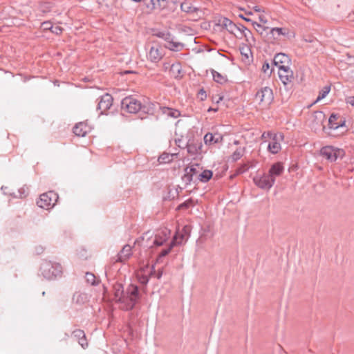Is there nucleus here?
<instances>
[{"instance_id": "1", "label": "nucleus", "mask_w": 354, "mask_h": 354, "mask_svg": "<svg viewBox=\"0 0 354 354\" xmlns=\"http://www.w3.org/2000/svg\"><path fill=\"white\" fill-rule=\"evenodd\" d=\"M113 290L116 302L122 304V308L125 310H132L140 298L139 288L133 284L129 285L124 291L122 284L116 283Z\"/></svg>"}, {"instance_id": "2", "label": "nucleus", "mask_w": 354, "mask_h": 354, "mask_svg": "<svg viewBox=\"0 0 354 354\" xmlns=\"http://www.w3.org/2000/svg\"><path fill=\"white\" fill-rule=\"evenodd\" d=\"M42 275L48 279H54L60 277L62 272V267L59 263L44 261L40 267Z\"/></svg>"}, {"instance_id": "3", "label": "nucleus", "mask_w": 354, "mask_h": 354, "mask_svg": "<svg viewBox=\"0 0 354 354\" xmlns=\"http://www.w3.org/2000/svg\"><path fill=\"white\" fill-rule=\"evenodd\" d=\"M320 155L327 160L333 162L338 158H342L345 152L343 149L334 147L333 146H325L320 149Z\"/></svg>"}, {"instance_id": "4", "label": "nucleus", "mask_w": 354, "mask_h": 354, "mask_svg": "<svg viewBox=\"0 0 354 354\" xmlns=\"http://www.w3.org/2000/svg\"><path fill=\"white\" fill-rule=\"evenodd\" d=\"M58 198L57 194L50 191L40 195L39 199L37 201V205L41 208L48 209L55 205Z\"/></svg>"}, {"instance_id": "5", "label": "nucleus", "mask_w": 354, "mask_h": 354, "mask_svg": "<svg viewBox=\"0 0 354 354\" xmlns=\"http://www.w3.org/2000/svg\"><path fill=\"white\" fill-rule=\"evenodd\" d=\"M121 106L130 113H136L142 109L140 102L132 96L124 97L121 102Z\"/></svg>"}, {"instance_id": "6", "label": "nucleus", "mask_w": 354, "mask_h": 354, "mask_svg": "<svg viewBox=\"0 0 354 354\" xmlns=\"http://www.w3.org/2000/svg\"><path fill=\"white\" fill-rule=\"evenodd\" d=\"M326 121V115L322 111H315L313 115V120L310 124L311 129L315 132L325 130L324 122Z\"/></svg>"}, {"instance_id": "7", "label": "nucleus", "mask_w": 354, "mask_h": 354, "mask_svg": "<svg viewBox=\"0 0 354 354\" xmlns=\"http://www.w3.org/2000/svg\"><path fill=\"white\" fill-rule=\"evenodd\" d=\"M255 97L261 102L270 104L274 99L272 90L268 86L263 87L256 93Z\"/></svg>"}, {"instance_id": "8", "label": "nucleus", "mask_w": 354, "mask_h": 354, "mask_svg": "<svg viewBox=\"0 0 354 354\" xmlns=\"http://www.w3.org/2000/svg\"><path fill=\"white\" fill-rule=\"evenodd\" d=\"M255 185L263 189H270L274 183V179L268 174H264L261 177H255L253 179Z\"/></svg>"}, {"instance_id": "9", "label": "nucleus", "mask_w": 354, "mask_h": 354, "mask_svg": "<svg viewBox=\"0 0 354 354\" xmlns=\"http://www.w3.org/2000/svg\"><path fill=\"white\" fill-rule=\"evenodd\" d=\"M279 77L284 85L290 83L293 78V72L288 66L280 65L279 66Z\"/></svg>"}, {"instance_id": "10", "label": "nucleus", "mask_w": 354, "mask_h": 354, "mask_svg": "<svg viewBox=\"0 0 354 354\" xmlns=\"http://www.w3.org/2000/svg\"><path fill=\"white\" fill-rule=\"evenodd\" d=\"M216 25L220 26L223 27V28H225L231 34L234 35L236 37H239L236 33V29L240 28L238 25L233 23L231 20H230L228 18L226 17H221L218 19Z\"/></svg>"}, {"instance_id": "11", "label": "nucleus", "mask_w": 354, "mask_h": 354, "mask_svg": "<svg viewBox=\"0 0 354 354\" xmlns=\"http://www.w3.org/2000/svg\"><path fill=\"white\" fill-rule=\"evenodd\" d=\"M270 42H272L274 40L277 39L280 35L287 36L289 39L294 37L295 36L293 32H290L288 29L283 28H271L270 30Z\"/></svg>"}, {"instance_id": "12", "label": "nucleus", "mask_w": 354, "mask_h": 354, "mask_svg": "<svg viewBox=\"0 0 354 354\" xmlns=\"http://www.w3.org/2000/svg\"><path fill=\"white\" fill-rule=\"evenodd\" d=\"M170 230L165 228L156 234L154 239H152L151 243L156 246H160L168 240Z\"/></svg>"}, {"instance_id": "13", "label": "nucleus", "mask_w": 354, "mask_h": 354, "mask_svg": "<svg viewBox=\"0 0 354 354\" xmlns=\"http://www.w3.org/2000/svg\"><path fill=\"white\" fill-rule=\"evenodd\" d=\"M113 97L109 93L103 95L98 102L97 109L101 111V113L110 109L112 105Z\"/></svg>"}, {"instance_id": "14", "label": "nucleus", "mask_w": 354, "mask_h": 354, "mask_svg": "<svg viewBox=\"0 0 354 354\" xmlns=\"http://www.w3.org/2000/svg\"><path fill=\"white\" fill-rule=\"evenodd\" d=\"M252 26L266 41H270L269 27L263 26L255 21H252Z\"/></svg>"}, {"instance_id": "15", "label": "nucleus", "mask_w": 354, "mask_h": 354, "mask_svg": "<svg viewBox=\"0 0 354 354\" xmlns=\"http://www.w3.org/2000/svg\"><path fill=\"white\" fill-rule=\"evenodd\" d=\"M153 233L148 231L143 234V236L139 239H138L134 244L139 245L143 246L145 248H151L153 245L151 243V239L153 237Z\"/></svg>"}, {"instance_id": "16", "label": "nucleus", "mask_w": 354, "mask_h": 354, "mask_svg": "<svg viewBox=\"0 0 354 354\" xmlns=\"http://www.w3.org/2000/svg\"><path fill=\"white\" fill-rule=\"evenodd\" d=\"M223 136L218 133H207L204 136V142L207 145L221 143L223 141Z\"/></svg>"}, {"instance_id": "17", "label": "nucleus", "mask_w": 354, "mask_h": 354, "mask_svg": "<svg viewBox=\"0 0 354 354\" xmlns=\"http://www.w3.org/2000/svg\"><path fill=\"white\" fill-rule=\"evenodd\" d=\"M202 147V142L199 140H189L187 144V152L192 155L200 153Z\"/></svg>"}, {"instance_id": "18", "label": "nucleus", "mask_w": 354, "mask_h": 354, "mask_svg": "<svg viewBox=\"0 0 354 354\" xmlns=\"http://www.w3.org/2000/svg\"><path fill=\"white\" fill-rule=\"evenodd\" d=\"M339 116L337 114L332 113L328 119V127L331 129H337L340 127L344 126L345 121L340 120L339 122L337 120L339 119Z\"/></svg>"}, {"instance_id": "19", "label": "nucleus", "mask_w": 354, "mask_h": 354, "mask_svg": "<svg viewBox=\"0 0 354 354\" xmlns=\"http://www.w3.org/2000/svg\"><path fill=\"white\" fill-rule=\"evenodd\" d=\"M132 248L129 245H125L118 254L117 261L124 262L131 256Z\"/></svg>"}, {"instance_id": "20", "label": "nucleus", "mask_w": 354, "mask_h": 354, "mask_svg": "<svg viewBox=\"0 0 354 354\" xmlns=\"http://www.w3.org/2000/svg\"><path fill=\"white\" fill-rule=\"evenodd\" d=\"M283 171V167L279 162L273 164L269 169L268 175L275 180L277 176H280Z\"/></svg>"}, {"instance_id": "21", "label": "nucleus", "mask_w": 354, "mask_h": 354, "mask_svg": "<svg viewBox=\"0 0 354 354\" xmlns=\"http://www.w3.org/2000/svg\"><path fill=\"white\" fill-rule=\"evenodd\" d=\"M290 62L289 57L285 53H277L275 55L273 59V64L279 66L280 65H284V64H288Z\"/></svg>"}, {"instance_id": "22", "label": "nucleus", "mask_w": 354, "mask_h": 354, "mask_svg": "<svg viewBox=\"0 0 354 354\" xmlns=\"http://www.w3.org/2000/svg\"><path fill=\"white\" fill-rule=\"evenodd\" d=\"M88 126L84 122H80L73 127V133L80 137L85 136L88 132Z\"/></svg>"}, {"instance_id": "23", "label": "nucleus", "mask_w": 354, "mask_h": 354, "mask_svg": "<svg viewBox=\"0 0 354 354\" xmlns=\"http://www.w3.org/2000/svg\"><path fill=\"white\" fill-rule=\"evenodd\" d=\"M73 302L78 305L84 304L88 301L87 294L81 292H76L74 293L73 298Z\"/></svg>"}, {"instance_id": "24", "label": "nucleus", "mask_w": 354, "mask_h": 354, "mask_svg": "<svg viewBox=\"0 0 354 354\" xmlns=\"http://www.w3.org/2000/svg\"><path fill=\"white\" fill-rule=\"evenodd\" d=\"M180 242L178 241L177 236H174L173 240L170 243L169 247L167 248L163 249L160 254L158 255V257L157 259V261H159L161 258L165 257L167 255L171 250V249L176 245L180 244Z\"/></svg>"}, {"instance_id": "25", "label": "nucleus", "mask_w": 354, "mask_h": 354, "mask_svg": "<svg viewBox=\"0 0 354 354\" xmlns=\"http://www.w3.org/2000/svg\"><path fill=\"white\" fill-rule=\"evenodd\" d=\"M161 112L168 117L177 118L180 115V113L178 110L172 108L162 106L160 108Z\"/></svg>"}, {"instance_id": "26", "label": "nucleus", "mask_w": 354, "mask_h": 354, "mask_svg": "<svg viewBox=\"0 0 354 354\" xmlns=\"http://www.w3.org/2000/svg\"><path fill=\"white\" fill-rule=\"evenodd\" d=\"M162 58V54L158 48L152 46L149 52V59L153 62H157Z\"/></svg>"}, {"instance_id": "27", "label": "nucleus", "mask_w": 354, "mask_h": 354, "mask_svg": "<svg viewBox=\"0 0 354 354\" xmlns=\"http://www.w3.org/2000/svg\"><path fill=\"white\" fill-rule=\"evenodd\" d=\"M165 47L173 51H179L183 48L184 44L180 42L175 41L174 40V37H172L171 39L165 44Z\"/></svg>"}, {"instance_id": "28", "label": "nucleus", "mask_w": 354, "mask_h": 354, "mask_svg": "<svg viewBox=\"0 0 354 354\" xmlns=\"http://www.w3.org/2000/svg\"><path fill=\"white\" fill-rule=\"evenodd\" d=\"M213 173L211 170H204L203 172L198 174V180L203 182L206 183L209 181L212 177Z\"/></svg>"}, {"instance_id": "29", "label": "nucleus", "mask_w": 354, "mask_h": 354, "mask_svg": "<svg viewBox=\"0 0 354 354\" xmlns=\"http://www.w3.org/2000/svg\"><path fill=\"white\" fill-rule=\"evenodd\" d=\"M180 9L183 12L187 13H193L198 10L197 8L192 6L190 3L186 1L180 3Z\"/></svg>"}, {"instance_id": "30", "label": "nucleus", "mask_w": 354, "mask_h": 354, "mask_svg": "<svg viewBox=\"0 0 354 354\" xmlns=\"http://www.w3.org/2000/svg\"><path fill=\"white\" fill-rule=\"evenodd\" d=\"M212 74L214 80L216 82L219 83L221 84L225 83L227 80L226 76L223 75L222 74L219 73L218 72L214 70H212Z\"/></svg>"}, {"instance_id": "31", "label": "nucleus", "mask_w": 354, "mask_h": 354, "mask_svg": "<svg viewBox=\"0 0 354 354\" xmlns=\"http://www.w3.org/2000/svg\"><path fill=\"white\" fill-rule=\"evenodd\" d=\"M268 149L272 153L275 154L280 150L281 146L279 142L273 140L272 142L268 144Z\"/></svg>"}, {"instance_id": "32", "label": "nucleus", "mask_w": 354, "mask_h": 354, "mask_svg": "<svg viewBox=\"0 0 354 354\" xmlns=\"http://www.w3.org/2000/svg\"><path fill=\"white\" fill-rule=\"evenodd\" d=\"M154 36L161 38L164 39L167 43H168L170 39H171V37H173L171 34L169 32H161L158 31L153 34Z\"/></svg>"}, {"instance_id": "33", "label": "nucleus", "mask_w": 354, "mask_h": 354, "mask_svg": "<svg viewBox=\"0 0 354 354\" xmlns=\"http://www.w3.org/2000/svg\"><path fill=\"white\" fill-rule=\"evenodd\" d=\"M330 86H326L323 88V89L319 92L318 97H317L316 102H318L322 99H324L330 92Z\"/></svg>"}, {"instance_id": "34", "label": "nucleus", "mask_w": 354, "mask_h": 354, "mask_svg": "<svg viewBox=\"0 0 354 354\" xmlns=\"http://www.w3.org/2000/svg\"><path fill=\"white\" fill-rule=\"evenodd\" d=\"M199 165L195 164L192 165L190 167H187L185 169V171H188L189 174H192L193 176H196L198 173Z\"/></svg>"}, {"instance_id": "35", "label": "nucleus", "mask_w": 354, "mask_h": 354, "mask_svg": "<svg viewBox=\"0 0 354 354\" xmlns=\"http://www.w3.org/2000/svg\"><path fill=\"white\" fill-rule=\"evenodd\" d=\"M85 279L86 282L92 286H95V284H97L95 276L91 272L86 273Z\"/></svg>"}, {"instance_id": "36", "label": "nucleus", "mask_w": 354, "mask_h": 354, "mask_svg": "<svg viewBox=\"0 0 354 354\" xmlns=\"http://www.w3.org/2000/svg\"><path fill=\"white\" fill-rule=\"evenodd\" d=\"M193 178L194 176L192 174H189L188 171H185V174L182 177V180L185 185H189L193 180Z\"/></svg>"}, {"instance_id": "37", "label": "nucleus", "mask_w": 354, "mask_h": 354, "mask_svg": "<svg viewBox=\"0 0 354 354\" xmlns=\"http://www.w3.org/2000/svg\"><path fill=\"white\" fill-rule=\"evenodd\" d=\"M243 149H237L232 155V159L233 161H236L241 158L243 156Z\"/></svg>"}, {"instance_id": "38", "label": "nucleus", "mask_w": 354, "mask_h": 354, "mask_svg": "<svg viewBox=\"0 0 354 354\" xmlns=\"http://www.w3.org/2000/svg\"><path fill=\"white\" fill-rule=\"evenodd\" d=\"M85 335L84 330H80V329H77V330H75L74 331H73L72 333V335L73 337L78 340L80 339L81 337H84V335Z\"/></svg>"}, {"instance_id": "39", "label": "nucleus", "mask_w": 354, "mask_h": 354, "mask_svg": "<svg viewBox=\"0 0 354 354\" xmlns=\"http://www.w3.org/2000/svg\"><path fill=\"white\" fill-rule=\"evenodd\" d=\"M146 6L148 8L150 9H156L158 8V1L156 0H145Z\"/></svg>"}, {"instance_id": "40", "label": "nucleus", "mask_w": 354, "mask_h": 354, "mask_svg": "<svg viewBox=\"0 0 354 354\" xmlns=\"http://www.w3.org/2000/svg\"><path fill=\"white\" fill-rule=\"evenodd\" d=\"M171 160V156L167 154V153H164V154H162L159 158H158V161L160 162V163H166V162H170Z\"/></svg>"}, {"instance_id": "41", "label": "nucleus", "mask_w": 354, "mask_h": 354, "mask_svg": "<svg viewBox=\"0 0 354 354\" xmlns=\"http://www.w3.org/2000/svg\"><path fill=\"white\" fill-rule=\"evenodd\" d=\"M183 232H184V234H180V235H178V234H176L175 236H177V238L178 239V237H180V241L179 242H181V241L184 239V236L185 235H189V232H190V230H189V227L186 225L183 227Z\"/></svg>"}, {"instance_id": "42", "label": "nucleus", "mask_w": 354, "mask_h": 354, "mask_svg": "<svg viewBox=\"0 0 354 354\" xmlns=\"http://www.w3.org/2000/svg\"><path fill=\"white\" fill-rule=\"evenodd\" d=\"M192 205V200L189 199L181 203L178 206V209H187Z\"/></svg>"}, {"instance_id": "43", "label": "nucleus", "mask_w": 354, "mask_h": 354, "mask_svg": "<svg viewBox=\"0 0 354 354\" xmlns=\"http://www.w3.org/2000/svg\"><path fill=\"white\" fill-rule=\"evenodd\" d=\"M62 30H63L62 28H61L60 26H50V31L53 33L56 34V35L61 34Z\"/></svg>"}, {"instance_id": "44", "label": "nucleus", "mask_w": 354, "mask_h": 354, "mask_svg": "<svg viewBox=\"0 0 354 354\" xmlns=\"http://www.w3.org/2000/svg\"><path fill=\"white\" fill-rule=\"evenodd\" d=\"M78 341V343L80 344V345H81V346L83 348H85L87 347L88 346V343H87V341H86V335H84V337H81L80 339L77 340Z\"/></svg>"}, {"instance_id": "45", "label": "nucleus", "mask_w": 354, "mask_h": 354, "mask_svg": "<svg viewBox=\"0 0 354 354\" xmlns=\"http://www.w3.org/2000/svg\"><path fill=\"white\" fill-rule=\"evenodd\" d=\"M241 36H244L246 38L247 41H249V38H251L252 40H254V37L250 30H248L244 32Z\"/></svg>"}, {"instance_id": "46", "label": "nucleus", "mask_w": 354, "mask_h": 354, "mask_svg": "<svg viewBox=\"0 0 354 354\" xmlns=\"http://www.w3.org/2000/svg\"><path fill=\"white\" fill-rule=\"evenodd\" d=\"M156 1H158V8L162 9V8H164L166 7L167 0H156Z\"/></svg>"}, {"instance_id": "47", "label": "nucleus", "mask_w": 354, "mask_h": 354, "mask_svg": "<svg viewBox=\"0 0 354 354\" xmlns=\"http://www.w3.org/2000/svg\"><path fill=\"white\" fill-rule=\"evenodd\" d=\"M270 69V64L268 62H265L262 66V71L265 73H268Z\"/></svg>"}, {"instance_id": "48", "label": "nucleus", "mask_w": 354, "mask_h": 354, "mask_svg": "<svg viewBox=\"0 0 354 354\" xmlns=\"http://www.w3.org/2000/svg\"><path fill=\"white\" fill-rule=\"evenodd\" d=\"M238 26H239L240 28L236 29V31H239L241 35H242L244 32H245L246 30H248V28L242 24H239Z\"/></svg>"}, {"instance_id": "49", "label": "nucleus", "mask_w": 354, "mask_h": 354, "mask_svg": "<svg viewBox=\"0 0 354 354\" xmlns=\"http://www.w3.org/2000/svg\"><path fill=\"white\" fill-rule=\"evenodd\" d=\"M41 25L44 30H50V26H53L49 21H44Z\"/></svg>"}, {"instance_id": "50", "label": "nucleus", "mask_w": 354, "mask_h": 354, "mask_svg": "<svg viewBox=\"0 0 354 354\" xmlns=\"http://www.w3.org/2000/svg\"><path fill=\"white\" fill-rule=\"evenodd\" d=\"M139 281L140 283H142V285H146L149 281V279L147 277H142L140 278Z\"/></svg>"}, {"instance_id": "51", "label": "nucleus", "mask_w": 354, "mask_h": 354, "mask_svg": "<svg viewBox=\"0 0 354 354\" xmlns=\"http://www.w3.org/2000/svg\"><path fill=\"white\" fill-rule=\"evenodd\" d=\"M346 102L351 106H354V96L348 97Z\"/></svg>"}, {"instance_id": "52", "label": "nucleus", "mask_w": 354, "mask_h": 354, "mask_svg": "<svg viewBox=\"0 0 354 354\" xmlns=\"http://www.w3.org/2000/svg\"><path fill=\"white\" fill-rule=\"evenodd\" d=\"M199 94L201 95V98L202 100L207 97V95L205 91L203 89H201L199 91Z\"/></svg>"}, {"instance_id": "53", "label": "nucleus", "mask_w": 354, "mask_h": 354, "mask_svg": "<svg viewBox=\"0 0 354 354\" xmlns=\"http://www.w3.org/2000/svg\"><path fill=\"white\" fill-rule=\"evenodd\" d=\"M271 136H272V133L270 132H264L262 134L261 137H262L263 139L266 140V139H267L268 138H270Z\"/></svg>"}, {"instance_id": "54", "label": "nucleus", "mask_w": 354, "mask_h": 354, "mask_svg": "<svg viewBox=\"0 0 354 354\" xmlns=\"http://www.w3.org/2000/svg\"><path fill=\"white\" fill-rule=\"evenodd\" d=\"M259 21L263 24L267 23V19L263 16H259Z\"/></svg>"}, {"instance_id": "55", "label": "nucleus", "mask_w": 354, "mask_h": 354, "mask_svg": "<svg viewBox=\"0 0 354 354\" xmlns=\"http://www.w3.org/2000/svg\"><path fill=\"white\" fill-rule=\"evenodd\" d=\"M349 20L354 23V11L348 15Z\"/></svg>"}, {"instance_id": "56", "label": "nucleus", "mask_w": 354, "mask_h": 354, "mask_svg": "<svg viewBox=\"0 0 354 354\" xmlns=\"http://www.w3.org/2000/svg\"><path fill=\"white\" fill-rule=\"evenodd\" d=\"M162 275V271H159L158 273L156 275L157 279H160Z\"/></svg>"}, {"instance_id": "57", "label": "nucleus", "mask_w": 354, "mask_h": 354, "mask_svg": "<svg viewBox=\"0 0 354 354\" xmlns=\"http://www.w3.org/2000/svg\"><path fill=\"white\" fill-rule=\"evenodd\" d=\"M243 19H244L245 21H248V22H250V21H251V22L252 23V20H251L250 19H249V18H246V17H245V18H243Z\"/></svg>"}, {"instance_id": "58", "label": "nucleus", "mask_w": 354, "mask_h": 354, "mask_svg": "<svg viewBox=\"0 0 354 354\" xmlns=\"http://www.w3.org/2000/svg\"><path fill=\"white\" fill-rule=\"evenodd\" d=\"M174 3H177L178 0H171Z\"/></svg>"}, {"instance_id": "59", "label": "nucleus", "mask_w": 354, "mask_h": 354, "mask_svg": "<svg viewBox=\"0 0 354 354\" xmlns=\"http://www.w3.org/2000/svg\"><path fill=\"white\" fill-rule=\"evenodd\" d=\"M216 111V109H214L209 108V109H208V111Z\"/></svg>"}, {"instance_id": "60", "label": "nucleus", "mask_w": 354, "mask_h": 354, "mask_svg": "<svg viewBox=\"0 0 354 354\" xmlns=\"http://www.w3.org/2000/svg\"><path fill=\"white\" fill-rule=\"evenodd\" d=\"M241 53H242L243 55H244L246 57H248V54H247V53H243V52H241Z\"/></svg>"}, {"instance_id": "61", "label": "nucleus", "mask_w": 354, "mask_h": 354, "mask_svg": "<svg viewBox=\"0 0 354 354\" xmlns=\"http://www.w3.org/2000/svg\"><path fill=\"white\" fill-rule=\"evenodd\" d=\"M42 252V248H40V249H38V252Z\"/></svg>"}, {"instance_id": "62", "label": "nucleus", "mask_w": 354, "mask_h": 354, "mask_svg": "<svg viewBox=\"0 0 354 354\" xmlns=\"http://www.w3.org/2000/svg\"><path fill=\"white\" fill-rule=\"evenodd\" d=\"M42 252V248H40V249H38V252Z\"/></svg>"}, {"instance_id": "63", "label": "nucleus", "mask_w": 354, "mask_h": 354, "mask_svg": "<svg viewBox=\"0 0 354 354\" xmlns=\"http://www.w3.org/2000/svg\"><path fill=\"white\" fill-rule=\"evenodd\" d=\"M133 1H135V2H140L141 0H132Z\"/></svg>"}, {"instance_id": "64", "label": "nucleus", "mask_w": 354, "mask_h": 354, "mask_svg": "<svg viewBox=\"0 0 354 354\" xmlns=\"http://www.w3.org/2000/svg\"><path fill=\"white\" fill-rule=\"evenodd\" d=\"M239 17H241L242 19L245 18L242 15H240Z\"/></svg>"}]
</instances>
